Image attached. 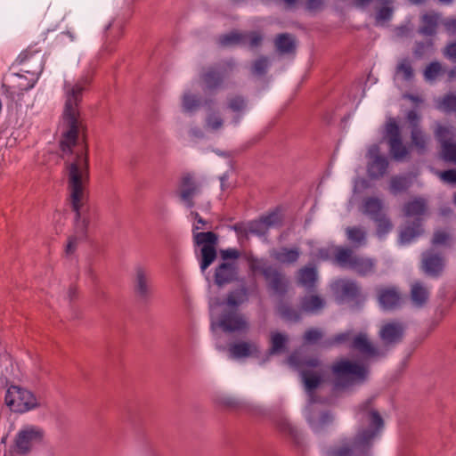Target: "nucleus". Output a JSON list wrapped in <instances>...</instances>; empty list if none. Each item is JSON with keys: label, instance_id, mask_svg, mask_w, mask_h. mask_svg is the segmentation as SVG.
<instances>
[{"label": "nucleus", "instance_id": "obj_29", "mask_svg": "<svg viewBox=\"0 0 456 456\" xmlns=\"http://www.w3.org/2000/svg\"><path fill=\"white\" fill-rule=\"evenodd\" d=\"M325 300L318 295H306L300 298L299 309L305 314H318L324 306Z\"/></svg>", "mask_w": 456, "mask_h": 456}, {"label": "nucleus", "instance_id": "obj_23", "mask_svg": "<svg viewBox=\"0 0 456 456\" xmlns=\"http://www.w3.org/2000/svg\"><path fill=\"white\" fill-rule=\"evenodd\" d=\"M273 421L275 427L281 433L287 436L296 445H301L303 441L302 434L288 418L283 415H278L274 418Z\"/></svg>", "mask_w": 456, "mask_h": 456}, {"label": "nucleus", "instance_id": "obj_2", "mask_svg": "<svg viewBox=\"0 0 456 456\" xmlns=\"http://www.w3.org/2000/svg\"><path fill=\"white\" fill-rule=\"evenodd\" d=\"M369 398L357 406L355 418L359 427L353 437H343L327 451L328 456H372L375 440L381 435L385 421Z\"/></svg>", "mask_w": 456, "mask_h": 456}, {"label": "nucleus", "instance_id": "obj_6", "mask_svg": "<svg viewBox=\"0 0 456 456\" xmlns=\"http://www.w3.org/2000/svg\"><path fill=\"white\" fill-rule=\"evenodd\" d=\"M289 362L299 371L306 393L309 395L310 403H317L314 391L322 383V376L311 370L321 365V361L315 357H302L292 354L289 357Z\"/></svg>", "mask_w": 456, "mask_h": 456}, {"label": "nucleus", "instance_id": "obj_21", "mask_svg": "<svg viewBox=\"0 0 456 456\" xmlns=\"http://www.w3.org/2000/svg\"><path fill=\"white\" fill-rule=\"evenodd\" d=\"M238 274V267L234 262H223L216 266L215 271V283L221 287L235 281Z\"/></svg>", "mask_w": 456, "mask_h": 456}, {"label": "nucleus", "instance_id": "obj_31", "mask_svg": "<svg viewBox=\"0 0 456 456\" xmlns=\"http://www.w3.org/2000/svg\"><path fill=\"white\" fill-rule=\"evenodd\" d=\"M429 299V290L422 282L415 281L411 286V300L414 306L421 308Z\"/></svg>", "mask_w": 456, "mask_h": 456}, {"label": "nucleus", "instance_id": "obj_34", "mask_svg": "<svg viewBox=\"0 0 456 456\" xmlns=\"http://www.w3.org/2000/svg\"><path fill=\"white\" fill-rule=\"evenodd\" d=\"M272 256L281 264L290 265L296 263L300 256V250L298 248H287L282 247L280 250L274 251Z\"/></svg>", "mask_w": 456, "mask_h": 456}, {"label": "nucleus", "instance_id": "obj_13", "mask_svg": "<svg viewBox=\"0 0 456 456\" xmlns=\"http://www.w3.org/2000/svg\"><path fill=\"white\" fill-rule=\"evenodd\" d=\"M385 137L387 139L389 151L395 160H403L409 155V150L402 141L400 127L394 118H389L386 123Z\"/></svg>", "mask_w": 456, "mask_h": 456}, {"label": "nucleus", "instance_id": "obj_37", "mask_svg": "<svg viewBox=\"0 0 456 456\" xmlns=\"http://www.w3.org/2000/svg\"><path fill=\"white\" fill-rule=\"evenodd\" d=\"M422 218L414 219L411 225L404 227L400 232V240L402 243H410L414 238L422 233Z\"/></svg>", "mask_w": 456, "mask_h": 456}, {"label": "nucleus", "instance_id": "obj_12", "mask_svg": "<svg viewBox=\"0 0 456 456\" xmlns=\"http://www.w3.org/2000/svg\"><path fill=\"white\" fill-rule=\"evenodd\" d=\"M16 62L24 66V68L20 69L21 71L31 74L32 76L28 84L20 85V88L25 91L33 88L44 69L43 56L37 51L32 52L30 50H25L17 57Z\"/></svg>", "mask_w": 456, "mask_h": 456}, {"label": "nucleus", "instance_id": "obj_64", "mask_svg": "<svg viewBox=\"0 0 456 456\" xmlns=\"http://www.w3.org/2000/svg\"><path fill=\"white\" fill-rule=\"evenodd\" d=\"M220 255L224 261L229 259L236 260L240 257V251L236 248H227L221 250Z\"/></svg>", "mask_w": 456, "mask_h": 456}, {"label": "nucleus", "instance_id": "obj_41", "mask_svg": "<svg viewBox=\"0 0 456 456\" xmlns=\"http://www.w3.org/2000/svg\"><path fill=\"white\" fill-rule=\"evenodd\" d=\"M352 339V331L346 330L345 332L336 334L332 338H329L321 341L320 345L322 348L327 349L331 348L335 346L344 345L349 342L351 343Z\"/></svg>", "mask_w": 456, "mask_h": 456}, {"label": "nucleus", "instance_id": "obj_59", "mask_svg": "<svg viewBox=\"0 0 456 456\" xmlns=\"http://www.w3.org/2000/svg\"><path fill=\"white\" fill-rule=\"evenodd\" d=\"M450 238L451 237L448 232L442 230L436 231L433 235L432 244L436 246L447 245Z\"/></svg>", "mask_w": 456, "mask_h": 456}, {"label": "nucleus", "instance_id": "obj_35", "mask_svg": "<svg viewBox=\"0 0 456 456\" xmlns=\"http://www.w3.org/2000/svg\"><path fill=\"white\" fill-rule=\"evenodd\" d=\"M412 180L408 175H394L389 182L390 192L394 195L403 193L408 191L411 186Z\"/></svg>", "mask_w": 456, "mask_h": 456}, {"label": "nucleus", "instance_id": "obj_32", "mask_svg": "<svg viewBox=\"0 0 456 456\" xmlns=\"http://www.w3.org/2000/svg\"><path fill=\"white\" fill-rule=\"evenodd\" d=\"M274 45L277 52L281 54H294L297 50L295 38L289 33L277 35Z\"/></svg>", "mask_w": 456, "mask_h": 456}, {"label": "nucleus", "instance_id": "obj_26", "mask_svg": "<svg viewBox=\"0 0 456 456\" xmlns=\"http://www.w3.org/2000/svg\"><path fill=\"white\" fill-rule=\"evenodd\" d=\"M379 337L386 345L397 344L403 337V328L398 322H388L383 325Z\"/></svg>", "mask_w": 456, "mask_h": 456}, {"label": "nucleus", "instance_id": "obj_33", "mask_svg": "<svg viewBox=\"0 0 456 456\" xmlns=\"http://www.w3.org/2000/svg\"><path fill=\"white\" fill-rule=\"evenodd\" d=\"M439 16L437 13H425L421 16V24L418 33L426 37H434L436 34Z\"/></svg>", "mask_w": 456, "mask_h": 456}, {"label": "nucleus", "instance_id": "obj_25", "mask_svg": "<svg viewBox=\"0 0 456 456\" xmlns=\"http://www.w3.org/2000/svg\"><path fill=\"white\" fill-rule=\"evenodd\" d=\"M198 193H200V188L192 176L191 175H184L181 181L180 198L188 208L194 207L193 197Z\"/></svg>", "mask_w": 456, "mask_h": 456}, {"label": "nucleus", "instance_id": "obj_60", "mask_svg": "<svg viewBox=\"0 0 456 456\" xmlns=\"http://www.w3.org/2000/svg\"><path fill=\"white\" fill-rule=\"evenodd\" d=\"M207 126L213 130H217L222 127L223 119L215 113L208 114L206 119Z\"/></svg>", "mask_w": 456, "mask_h": 456}, {"label": "nucleus", "instance_id": "obj_30", "mask_svg": "<svg viewBox=\"0 0 456 456\" xmlns=\"http://www.w3.org/2000/svg\"><path fill=\"white\" fill-rule=\"evenodd\" d=\"M333 415L328 411L321 412L317 417L313 412L306 415V420L315 433L324 430L333 422Z\"/></svg>", "mask_w": 456, "mask_h": 456}, {"label": "nucleus", "instance_id": "obj_18", "mask_svg": "<svg viewBox=\"0 0 456 456\" xmlns=\"http://www.w3.org/2000/svg\"><path fill=\"white\" fill-rule=\"evenodd\" d=\"M218 326L224 332L246 330L248 328L247 321L234 311H225L221 314Z\"/></svg>", "mask_w": 456, "mask_h": 456}, {"label": "nucleus", "instance_id": "obj_51", "mask_svg": "<svg viewBox=\"0 0 456 456\" xmlns=\"http://www.w3.org/2000/svg\"><path fill=\"white\" fill-rule=\"evenodd\" d=\"M347 239L354 243L362 245L365 242V232L359 227H347L346 229Z\"/></svg>", "mask_w": 456, "mask_h": 456}, {"label": "nucleus", "instance_id": "obj_36", "mask_svg": "<svg viewBox=\"0 0 456 456\" xmlns=\"http://www.w3.org/2000/svg\"><path fill=\"white\" fill-rule=\"evenodd\" d=\"M271 346L268 355L281 354L287 349L288 337L281 332H273L270 339Z\"/></svg>", "mask_w": 456, "mask_h": 456}, {"label": "nucleus", "instance_id": "obj_53", "mask_svg": "<svg viewBox=\"0 0 456 456\" xmlns=\"http://www.w3.org/2000/svg\"><path fill=\"white\" fill-rule=\"evenodd\" d=\"M322 337L323 333L321 330L311 328L305 330L304 334V342L308 345H314L322 340Z\"/></svg>", "mask_w": 456, "mask_h": 456}, {"label": "nucleus", "instance_id": "obj_11", "mask_svg": "<svg viewBox=\"0 0 456 456\" xmlns=\"http://www.w3.org/2000/svg\"><path fill=\"white\" fill-rule=\"evenodd\" d=\"M45 436V430L37 426H27L20 429L15 436L11 452L18 455H27L32 452L34 447L44 443Z\"/></svg>", "mask_w": 456, "mask_h": 456}, {"label": "nucleus", "instance_id": "obj_40", "mask_svg": "<svg viewBox=\"0 0 456 456\" xmlns=\"http://www.w3.org/2000/svg\"><path fill=\"white\" fill-rule=\"evenodd\" d=\"M383 203L376 197H368L363 200V213L372 220L382 215Z\"/></svg>", "mask_w": 456, "mask_h": 456}, {"label": "nucleus", "instance_id": "obj_61", "mask_svg": "<svg viewBox=\"0 0 456 456\" xmlns=\"http://www.w3.org/2000/svg\"><path fill=\"white\" fill-rule=\"evenodd\" d=\"M305 5L308 12H316L322 10L325 5V0H306Z\"/></svg>", "mask_w": 456, "mask_h": 456}, {"label": "nucleus", "instance_id": "obj_17", "mask_svg": "<svg viewBox=\"0 0 456 456\" xmlns=\"http://www.w3.org/2000/svg\"><path fill=\"white\" fill-rule=\"evenodd\" d=\"M370 162L368 163L367 172L371 179H379L384 176L388 167V160L385 156L379 154L378 145H373L368 152Z\"/></svg>", "mask_w": 456, "mask_h": 456}, {"label": "nucleus", "instance_id": "obj_4", "mask_svg": "<svg viewBox=\"0 0 456 456\" xmlns=\"http://www.w3.org/2000/svg\"><path fill=\"white\" fill-rule=\"evenodd\" d=\"M197 224H193L192 236L195 246H201L200 265L202 272L206 271L216 258V246L219 236L217 233L208 232H198L200 229H211L210 222L203 219L198 212H191Z\"/></svg>", "mask_w": 456, "mask_h": 456}, {"label": "nucleus", "instance_id": "obj_7", "mask_svg": "<svg viewBox=\"0 0 456 456\" xmlns=\"http://www.w3.org/2000/svg\"><path fill=\"white\" fill-rule=\"evenodd\" d=\"M336 387L346 388L354 384L364 383L369 375L368 367L363 364L342 359L331 367Z\"/></svg>", "mask_w": 456, "mask_h": 456}, {"label": "nucleus", "instance_id": "obj_8", "mask_svg": "<svg viewBox=\"0 0 456 456\" xmlns=\"http://www.w3.org/2000/svg\"><path fill=\"white\" fill-rule=\"evenodd\" d=\"M248 267L252 273H261L267 283L268 289L276 295L282 297L287 294L289 281L276 267L268 265L265 259H258L253 256L248 259Z\"/></svg>", "mask_w": 456, "mask_h": 456}, {"label": "nucleus", "instance_id": "obj_24", "mask_svg": "<svg viewBox=\"0 0 456 456\" xmlns=\"http://www.w3.org/2000/svg\"><path fill=\"white\" fill-rule=\"evenodd\" d=\"M378 299L384 310H395L401 305V294L395 288H381L378 290Z\"/></svg>", "mask_w": 456, "mask_h": 456}, {"label": "nucleus", "instance_id": "obj_62", "mask_svg": "<svg viewBox=\"0 0 456 456\" xmlns=\"http://www.w3.org/2000/svg\"><path fill=\"white\" fill-rule=\"evenodd\" d=\"M444 55L452 62H456V41L447 44Z\"/></svg>", "mask_w": 456, "mask_h": 456}, {"label": "nucleus", "instance_id": "obj_5", "mask_svg": "<svg viewBox=\"0 0 456 456\" xmlns=\"http://www.w3.org/2000/svg\"><path fill=\"white\" fill-rule=\"evenodd\" d=\"M236 69L233 58L224 59L207 68L200 73V82L203 92L214 95L224 88V82Z\"/></svg>", "mask_w": 456, "mask_h": 456}, {"label": "nucleus", "instance_id": "obj_15", "mask_svg": "<svg viewBox=\"0 0 456 456\" xmlns=\"http://www.w3.org/2000/svg\"><path fill=\"white\" fill-rule=\"evenodd\" d=\"M262 42L263 37L257 31L239 32L233 30L219 37V44L224 47L248 45L250 48H256L260 46Z\"/></svg>", "mask_w": 456, "mask_h": 456}, {"label": "nucleus", "instance_id": "obj_52", "mask_svg": "<svg viewBox=\"0 0 456 456\" xmlns=\"http://www.w3.org/2000/svg\"><path fill=\"white\" fill-rule=\"evenodd\" d=\"M248 231H249V233L255 234L256 236H265L268 232V229L266 228L265 224L263 223V221L260 219L252 220L248 223Z\"/></svg>", "mask_w": 456, "mask_h": 456}, {"label": "nucleus", "instance_id": "obj_10", "mask_svg": "<svg viewBox=\"0 0 456 456\" xmlns=\"http://www.w3.org/2000/svg\"><path fill=\"white\" fill-rule=\"evenodd\" d=\"M334 261L343 268H349L360 276L374 273L375 261L371 258L354 255L348 248H337Z\"/></svg>", "mask_w": 456, "mask_h": 456}, {"label": "nucleus", "instance_id": "obj_16", "mask_svg": "<svg viewBox=\"0 0 456 456\" xmlns=\"http://www.w3.org/2000/svg\"><path fill=\"white\" fill-rule=\"evenodd\" d=\"M134 290L136 296L143 300H148L151 296V272L144 266L137 265L134 268Z\"/></svg>", "mask_w": 456, "mask_h": 456}, {"label": "nucleus", "instance_id": "obj_42", "mask_svg": "<svg viewBox=\"0 0 456 456\" xmlns=\"http://www.w3.org/2000/svg\"><path fill=\"white\" fill-rule=\"evenodd\" d=\"M201 106V99L188 92L183 95L182 108L186 113H192Z\"/></svg>", "mask_w": 456, "mask_h": 456}, {"label": "nucleus", "instance_id": "obj_3", "mask_svg": "<svg viewBox=\"0 0 456 456\" xmlns=\"http://www.w3.org/2000/svg\"><path fill=\"white\" fill-rule=\"evenodd\" d=\"M89 179H82L77 169V164L71 165L70 174H69L68 187L70 192V204L75 213V229L74 234L69 237L65 252L67 255L72 254L79 240L87 238V228L89 219L86 210L85 203V184Z\"/></svg>", "mask_w": 456, "mask_h": 456}, {"label": "nucleus", "instance_id": "obj_27", "mask_svg": "<svg viewBox=\"0 0 456 456\" xmlns=\"http://www.w3.org/2000/svg\"><path fill=\"white\" fill-rule=\"evenodd\" d=\"M341 297L348 302L361 305L365 297L362 294L360 287L354 281H346L341 286Z\"/></svg>", "mask_w": 456, "mask_h": 456}, {"label": "nucleus", "instance_id": "obj_56", "mask_svg": "<svg viewBox=\"0 0 456 456\" xmlns=\"http://www.w3.org/2000/svg\"><path fill=\"white\" fill-rule=\"evenodd\" d=\"M436 137L440 142L441 146H443L444 142H452L451 129L445 126H438L435 132Z\"/></svg>", "mask_w": 456, "mask_h": 456}, {"label": "nucleus", "instance_id": "obj_28", "mask_svg": "<svg viewBox=\"0 0 456 456\" xmlns=\"http://www.w3.org/2000/svg\"><path fill=\"white\" fill-rule=\"evenodd\" d=\"M403 211L407 217L421 218L428 211L427 200L421 197L414 198L403 205Z\"/></svg>", "mask_w": 456, "mask_h": 456}, {"label": "nucleus", "instance_id": "obj_14", "mask_svg": "<svg viewBox=\"0 0 456 456\" xmlns=\"http://www.w3.org/2000/svg\"><path fill=\"white\" fill-rule=\"evenodd\" d=\"M129 19L128 13H118L105 27L104 29V48L107 52L112 53L115 45L123 37L126 24Z\"/></svg>", "mask_w": 456, "mask_h": 456}, {"label": "nucleus", "instance_id": "obj_58", "mask_svg": "<svg viewBox=\"0 0 456 456\" xmlns=\"http://www.w3.org/2000/svg\"><path fill=\"white\" fill-rule=\"evenodd\" d=\"M407 121L410 125L411 131L419 129L420 127V115L414 110H411L406 114Z\"/></svg>", "mask_w": 456, "mask_h": 456}, {"label": "nucleus", "instance_id": "obj_44", "mask_svg": "<svg viewBox=\"0 0 456 456\" xmlns=\"http://www.w3.org/2000/svg\"><path fill=\"white\" fill-rule=\"evenodd\" d=\"M278 311L281 317L286 321L298 322L301 320L300 311L289 305L283 304L280 305Z\"/></svg>", "mask_w": 456, "mask_h": 456}, {"label": "nucleus", "instance_id": "obj_50", "mask_svg": "<svg viewBox=\"0 0 456 456\" xmlns=\"http://www.w3.org/2000/svg\"><path fill=\"white\" fill-rule=\"evenodd\" d=\"M228 108L236 113L242 112L247 108V100L242 95H234L228 99Z\"/></svg>", "mask_w": 456, "mask_h": 456}, {"label": "nucleus", "instance_id": "obj_39", "mask_svg": "<svg viewBox=\"0 0 456 456\" xmlns=\"http://www.w3.org/2000/svg\"><path fill=\"white\" fill-rule=\"evenodd\" d=\"M248 299V291L245 286L230 291L226 297L225 304L231 307H238Z\"/></svg>", "mask_w": 456, "mask_h": 456}, {"label": "nucleus", "instance_id": "obj_63", "mask_svg": "<svg viewBox=\"0 0 456 456\" xmlns=\"http://www.w3.org/2000/svg\"><path fill=\"white\" fill-rule=\"evenodd\" d=\"M393 9L390 6H381L377 12L378 20H388L391 19Z\"/></svg>", "mask_w": 456, "mask_h": 456}, {"label": "nucleus", "instance_id": "obj_54", "mask_svg": "<svg viewBox=\"0 0 456 456\" xmlns=\"http://www.w3.org/2000/svg\"><path fill=\"white\" fill-rule=\"evenodd\" d=\"M260 219L263 221L268 230L271 227L281 225L282 222L281 217L277 211H272L267 215L261 216Z\"/></svg>", "mask_w": 456, "mask_h": 456}, {"label": "nucleus", "instance_id": "obj_19", "mask_svg": "<svg viewBox=\"0 0 456 456\" xmlns=\"http://www.w3.org/2000/svg\"><path fill=\"white\" fill-rule=\"evenodd\" d=\"M349 348L363 356L372 358L384 355L369 339L366 333L360 332L353 338Z\"/></svg>", "mask_w": 456, "mask_h": 456}, {"label": "nucleus", "instance_id": "obj_47", "mask_svg": "<svg viewBox=\"0 0 456 456\" xmlns=\"http://www.w3.org/2000/svg\"><path fill=\"white\" fill-rule=\"evenodd\" d=\"M437 108L447 113H456V95L452 93L444 94L439 101Z\"/></svg>", "mask_w": 456, "mask_h": 456}, {"label": "nucleus", "instance_id": "obj_57", "mask_svg": "<svg viewBox=\"0 0 456 456\" xmlns=\"http://www.w3.org/2000/svg\"><path fill=\"white\" fill-rule=\"evenodd\" d=\"M397 72H402L403 79L406 81L412 79L414 77L412 67L407 60H404L397 66Z\"/></svg>", "mask_w": 456, "mask_h": 456}, {"label": "nucleus", "instance_id": "obj_55", "mask_svg": "<svg viewBox=\"0 0 456 456\" xmlns=\"http://www.w3.org/2000/svg\"><path fill=\"white\" fill-rule=\"evenodd\" d=\"M442 71V65L438 61L428 64L424 70V77L427 80H434Z\"/></svg>", "mask_w": 456, "mask_h": 456}, {"label": "nucleus", "instance_id": "obj_1", "mask_svg": "<svg viewBox=\"0 0 456 456\" xmlns=\"http://www.w3.org/2000/svg\"><path fill=\"white\" fill-rule=\"evenodd\" d=\"M92 82V76L81 77L75 84L64 83L65 103L62 112L61 140L60 142L63 154L73 156L71 161H66L68 175L71 165L77 164L82 179H89L88 145L86 142V125L80 116L79 106L83 92Z\"/></svg>", "mask_w": 456, "mask_h": 456}, {"label": "nucleus", "instance_id": "obj_20", "mask_svg": "<svg viewBox=\"0 0 456 456\" xmlns=\"http://www.w3.org/2000/svg\"><path fill=\"white\" fill-rule=\"evenodd\" d=\"M444 258L438 253L426 251L422 254V268L431 277H438L443 273Z\"/></svg>", "mask_w": 456, "mask_h": 456}, {"label": "nucleus", "instance_id": "obj_22", "mask_svg": "<svg viewBox=\"0 0 456 456\" xmlns=\"http://www.w3.org/2000/svg\"><path fill=\"white\" fill-rule=\"evenodd\" d=\"M229 356L233 359H241L249 356L258 357L260 351L256 344L239 341L232 343L228 347Z\"/></svg>", "mask_w": 456, "mask_h": 456}, {"label": "nucleus", "instance_id": "obj_9", "mask_svg": "<svg viewBox=\"0 0 456 456\" xmlns=\"http://www.w3.org/2000/svg\"><path fill=\"white\" fill-rule=\"evenodd\" d=\"M4 403L12 411L18 413H24L41 406L39 400L31 391L15 385L8 387Z\"/></svg>", "mask_w": 456, "mask_h": 456}, {"label": "nucleus", "instance_id": "obj_38", "mask_svg": "<svg viewBox=\"0 0 456 456\" xmlns=\"http://www.w3.org/2000/svg\"><path fill=\"white\" fill-rule=\"evenodd\" d=\"M317 281V271L314 266H305L298 271V282L312 289L315 287Z\"/></svg>", "mask_w": 456, "mask_h": 456}, {"label": "nucleus", "instance_id": "obj_45", "mask_svg": "<svg viewBox=\"0 0 456 456\" xmlns=\"http://www.w3.org/2000/svg\"><path fill=\"white\" fill-rule=\"evenodd\" d=\"M270 67L269 58L267 56H260L254 61L251 67V72L257 77L265 76Z\"/></svg>", "mask_w": 456, "mask_h": 456}, {"label": "nucleus", "instance_id": "obj_46", "mask_svg": "<svg viewBox=\"0 0 456 456\" xmlns=\"http://www.w3.org/2000/svg\"><path fill=\"white\" fill-rule=\"evenodd\" d=\"M373 221L377 224V235L380 238L387 234L393 228L390 219L384 213L374 218Z\"/></svg>", "mask_w": 456, "mask_h": 456}, {"label": "nucleus", "instance_id": "obj_48", "mask_svg": "<svg viewBox=\"0 0 456 456\" xmlns=\"http://www.w3.org/2000/svg\"><path fill=\"white\" fill-rule=\"evenodd\" d=\"M433 39L416 42L413 53L417 58H422L433 50Z\"/></svg>", "mask_w": 456, "mask_h": 456}, {"label": "nucleus", "instance_id": "obj_43", "mask_svg": "<svg viewBox=\"0 0 456 456\" xmlns=\"http://www.w3.org/2000/svg\"><path fill=\"white\" fill-rule=\"evenodd\" d=\"M411 140L419 153L422 154L427 151L428 136L425 134L422 128L411 130Z\"/></svg>", "mask_w": 456, "mask_h": 456}, {"label": "nucleus", "instance_id": "obj_49", "mask_svg": "<svg viewBox=\"0 0 456 456\" xmlns=\"http://www.w3.org/2000/svg\"><path fill=\"white\" fill-rule=\"evenodd\" d=\"M442 157L445 161L456 163V143L452 142H444L441 146Z\"/></svg>", "mask_w": 456, "mask_h": 456}]
</instances>
